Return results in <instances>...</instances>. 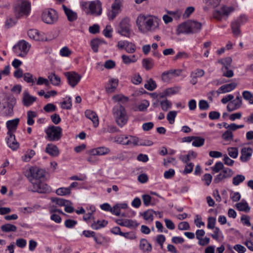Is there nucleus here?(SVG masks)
<instances>
[{"label":"nucleus","instance_id":"9","mask_svg":"<svg viewBox=\"0 0 253 253\" xmlns=\"http://www.w3.org/2000/svg\"><path fill=\"white\" fill-rule=\"evenodd\" d=\"M58 14L53 9L45 10L42 14V21L48 24H52L58 20Z\"/></svg>","mask_w":253,"mask_h":253},{"label":"nucleus","instance_id":"62","mask_svg":"<svg viewBox=\"0 0 253 253\" xmlns=\"http://www.w3.org/2000/svg\"><path fill=\"white\" fill-rule=\"evenodd\" d=\"M71 53L72 51L67 46L62 48L60 51V54L62 56L68 57Z\"/></svg>","mask_w":253,"mask_h":253},{"label":"nucleus","instance_id":"6","mask_svg":"<svg viewBox=\"0 0 253 253\" xmlns=\"http://www.w3.org/2000/svg\"><path fill=\"white\" fill-rule=\"evenodd\" d=\"M131 24L130 19L125 17L120 23L118 33L123 36L129 38L131 35Z\"/></svg>","mask_w":253,"mask_h":253},{"label":"nucleus","instance_id":"17","mask_svg":"<svg viewBox=\"0 0 253 253\" xmlns=\"http://www.w3.org/2000/svg\"><path fill=\"white\" fill-rule=\"evenodd\" d=\"M36 100L37 98L31 95L28 91H26L23 92L22 102L24 106H31Z\"/></svg>","mask_w":253,"mask_h":253},{"label":"nucleus","instance_id":"10","mask_svg":"<svg viewBox=\"0 0 253 253\" xmlns=\"http://www.w3.org/2000/svg\"><path fill=\"white\" fill-rule=\"evenodd\" d=\"M247 20V19L245 16H241L231 23V27L232 32L234 36L238 37L241 35L240 27L241 25L245 23Z\"/></svg>","mask_w":253,"mask_h":253},{"label":"nucleus","instance_id":"31","mask_svg":"<svg viewBox=\"0 0 253 253\" xmlns=\"http://www.w3.org/2000/svg\"><path fill=\"white\" fill-rule=\"evenodd\" d=\"M232 58L230 57H227L225 58L220 59L218 60L217 62L222 65L223 67L221 68V71L227 70L232 62Z\"/></svg>","mask_w":253,"mask_h":253},{"label":"nucleus","instance_id":"25","mask_svg":"<svg viewBox=\"0 0 253 253\" xmlns=\"http://www.w3.org/2000/svg\"><path fill=\"white\" fill-rule=\"evenodd\" d=\"M237 86V84L236 83H231L228 84H224L221 86L218 90L217 91L218 93H226L230 92L233 90Z\"/></svg>","mask_w":253,"mask_h":253},{"label":"nucleus","instance_id":"41","mask_svg":"<svg viewBox=\"0 0 253 253\" xmlns=\"http://www.w3.org/2000/svg\"><path fill=\"white\" fill-rule=\"evenodd\" d=\"M52 201L55 202L60 206H66V205L72 204V203L70 201L58 198H52Z\"/></svg>","mask_w":253,"mask_h":253},{"label":"nucleus","instance_id":"56","mask_svg":"<svg viewBox=\"0 0 253 253\" xmlns=\"http://www.w3.org/2000/svg\"><path fill=\"white\" fill-rule=\"evenodd\" d=\"M189 58V55L188 53L184 51L179 52L177 54L173 57V60L176 61L179 59H187Z\"/></svg>","mask_w":253,"mask_h":253},{"label":"nucleus","instance_id":"46","mask_svg":"<svg viewBox=\"0 0 253 253\" xmlns=\"http://www.w3.org/2000/svg\"><path fill=\"white\" fill-rule=\"evenodd\" d=\"M154 212L155 211L152 210H148L142 214V216L145 220L151 222L153 220Z\"/></svg>","mask_w":253,"mask_h":253},{"label":"nucleus","instance_id":"7","mask_svg":"<svg viewBox=\"0 0 253 253\" xmlns=\"http://www.w3.org/2000/svg\"><path fill=\"white\" fill-rule=\"evenodd\" d=\"M30 45L25 40L19 41L15 45L13 49L18 56L24 57L28 52Z\"/></svg>","mask_w":253,"mask_h":253},{"label":"nucleus","instance_id":"24","mask_svg":"<svg viewBox=\"0 0 253 253\" xmlns=\"http://www.w3.org/2000/svg\"><path fill=\"white\" fill-rule=\"evenodd\" d=\"M86 117L90 120L94 127H97L99 124V120L97 114L93 111L87 110L85 112Z\"/></svg>","mask_w":253,"mask_h":253},{"label":"nucleus","instance_id":"43","mask_svg":"<svg viewBox=\"0 0 253 253\" xmlns=\"http://www.w3.org/2000/svg\"><path fill=\"white\" fill-rule=\"evenodd\" d=\"M128 138V135H121L120 136L116 137L115 138L114 141L118 144L126 145V142L127 141V138Z\"/></svg>","mask_w":253,"mask_h":253},{"label":"nucleus","instance_id":"51","mask_svg":"<svg viewBox=\"0 0 253 253\" xmlns=\"http://www.w3.org/2000/svg\"><path fill=\"white\" fill-rule=\"evenodd\" d=\"M245 179V177L242 174H238L234 177L232 179L233 184L237 186L241 182H243Z\"/></svg>","mask_w":253,"mask_h":253},{"label":"nucleus","instance_id":"23","mask_svg":"<svg viewBox=\"0 0 253 253\" xmlns=\"http://www.w3.org/2000/svg\"><path fill=\"white\" fill-rule=\"evenodd\" d=\"M62 8L66 15L68 20L70 22H73L77 19V14L70 8L67 7L65 5H62Z\"/></svg>","mask_w":253,"mask_h":253},{"label":"nucleus","instance_id":"15","mask_svg":"<svg viewBox=\"0 0 253 253\" xmlns=\"http://www.w3.org/2000/svg\"><path fill=\"white\" fill-rule=\"evenodd\" d=\"M242 106V99L238 92V95L235 99L230 101L227 106V109L229 112H232L236 110L241 107Z\"/></svg>","mask_w":253,"mask_h":253},{"label":"nucleus","instance_id":"48","mask_svg":"<svg viewBox=\"0 0 253 253\" xmlns=\"http://www.w3.org/2000/svg\"><path fill=\"white\" fill-rule=\"evenodd\" d=\"M180 88L179 87H170L164 91V96H170L178 92Z\"/></svg>","mask_w":253,"mask_h":253},{"label":"nucleus","instance_id":"60","mask_svg":"<svg viewBox=\"0 0 253 253\" xmlns=\"http://www.w3.org/2000/svg\"><path fill=\"white\" fill-rule=\"evenodd\" d=\"M24 80L25 82L28 83H32V84L35 83V80L32 74L29 73H25L23 75Z\"/></svg>","mask_w":253,"mask_h":253},{"label":"nucleus","instance_id":"53","mask_svg":"<svg viewBox=\"0 0 253 253\" xmlns=\"http://www.w3.org/2000/svg\"><path fill=\"white\" fill-rule=\"evenodd\" d=\"M177 112L175 111H171L169 112L167 116V119L170 124H173L176 116Z\"/></svg>","mask_w":253,"mask_h":253},{"label":"nucleus","instance_id":"38","mask_svg":"<svg viewBox=\"0 0 253 253\" xmlns=\"http://www.w3.org/2000/svg\"><path fill=\"white\" fill-rule=\"evenodd\" d=\"M156 87V83L152 78L148 79L146 83L144 84V87L149 91L154 90Z\"/></svg>","mask_w":253,"mask_h":253},{"label":"nucleus","instance_id":"12","mask_svg":"<svg viewBox=\"0 0 253 253\" xmlns=\"http://www.w3.org/2000/svg\"><path fill=\"white\" fill-rule=\"evenodd\" d=\"M89 12L87 13L99 16L102 13V4L99 0L91 1L89 4Z\"/></svg>","mask_w":253,"mask_h":253},{"label":"nucleus","instance_id":"4","mask_svg":"<svg viewBox=\"0 0 253 253\" xmlns=\"http://www.w3.org/2000/svg\"><path fill=\"white\" fill-rule=\"evenodd\" d=\"M31 9V3L27 0H21L14 6L16 17L20 18L24 15H28Z\"/></svg>","mask_w":253,"mask_h":253},{"label":"nucleus","instance_id":"28","mask_svg":"<svg viewBox=\"0 0 253 253\" xmlns=\"http://www.w3.org/2000/svg\"><path fill=\"white\" fill-rule=\"evenodd\" d=\"M191 33H196L200 31L202 28V24L200 22L189 20Z\"/></svg>","mask_w":253,"mask_h":253},{"label":"nucleus","instance_id":"19","mask_svg":"<svg viewBox=\"0 0 253 253\" xmlns=\"http://www.w3.org/2000/svg\"><path fill=\"white\" fill-rule=\"evenodd\" d=\"M45 152L50 156L55 157L59 155V150L58 148L54 144L49 143L46 145Z\"/></svg>","mask_w":253,"mask_h":253},{"label":"nucleus","instance_id":"16","mask_svg":"<svg viewBox=\"0 0 253 253\" xmlns=\"http://www.w3.org/2000/svg\"><path fill=\"white\" fill-rule=\"evenodd\" d=\"M111 150L109 148L105 146H101L89 150L88 153L92 156H102L109 154Z\"/></svg>","mask_w":253,"mask_h":253},{"label":"nucleus","instance_id":"58","mask_svg":"<svg viewBox=\"0 0 253 253\" xmlns=\"http://www.w3.org/2000/svg\"><path fill=\"white\" fill-rule=\"evenodd\" d=\"M149 105V103L147 100H144L142 103L139 104L137 107V109L139 111H144L146 110L147 108Z\"/></svg>","mask_w":253,"mask_h":253},{"label":"nucleus","instance_id":"59","mask_svg":"<svg viewBox=\"0 0 253 253\" xmlns=\"http://www.w3.org/2000/svg\"><path fill=\"white\" fill-rule=\"evenodd\" d=\"M222 138L225 140H233V135L232 131H230L228 129L224 132L222 135Z\"/></svg>","mask_w":253,"mask_h":253},{"label":"nucleus","instance_id":"3","mask_svg":"<svg viewBox=\"0 0 253 253\" xmlns=\"http://www.w3.org/2000/svg\"><path fill=\"white\" fill-rule=\"evenodd\" d=\"M113 114L117 125L123 127L127 122L126 113L124 107L121 104L115 105L113 109Z\"/></svg>","mask_w":253,"mask_h":253},{"label":"nucleus","instance_id":"35","mask_svg":"<svg viewBox=\"0 0 253 253\" xmlns=\"http://www.w3.org/2000/svg\"><path fill=\"white\" fill-rule=\"evenodd\" d=\"M236 207L237 209L240 211H243L248 212L250 211V207L249 206L246 202H241L236 204Z\"/></svg>","mask_w":253,"mask_h":253},{"label":"nucleus","instance_id":"52","mask_svg":"<svg viewBox=\"0 0 253 253\" xmlns=\"http://www.w3.org/2000/svg\"><path fill=\"white\" fill-rule=\"evenodd\" d=\"M56 193L58 195L65 196L70 195L71 191H70V188L61 187L56 190Z\"/></svg>","mask_w":253,"mask_h":253},{"label":"nucleus","instance_id":"30","mask_svg":"<svg viewBox=\"0 0 253 253\" xmlns=\"http://www.w3.org/2000/svg\"><path fill=\"white\" fill-rule=\"evenodd\" d=\"M118 84V80L115 79H111L107 85L106 86V90L108 93L113 92L116 88Z\"/></svg>","mask_w":253,"mask_h":253},{"label":"nucleus","instance_id":"37","mask_svg":"<svg viewBox=\"0 0 253 253\" xmlns=\"http://www.w3.org/2000/svg\"><path fill=\"white\" fill-rule=\"evenodd\" d=\"M107 223L108 222L105 220H103L102 221L97 220V221H94L91 224V226L92 229L94 230H98L101 228L106 226Z\"/></svg>","mask_w":253,"mask_h":253},{"label":"nucleus","instance_id":"47","mask_svg":"<svg viewBox=\"0 0 253 253\" xmlns=\"http://www.w3.org/2000/svg\"><path fill=\"white\" fill-rule=\"evenodd\" d=\"M242 96L244 99L248 101L250 104H253V95L250 91L248 90L243 91Z\"/></svg>","mask_w":253,"mask_h":253},{"label":"nucleus","instance_id":"61","mask_svg":"<svg viewBox=\"0 0 253 253\" xmlns=\"http://www.w3.org/2000/svg\"><path fill=\"white\" fill-rule=\"evenodd\" d=\"M72 107V101L71 97H69L67 100L61 103V107L65 109H70Z\"/></svg>","mask_w":253,"mask_h":253},{"label":"nucleus","instance_id":"55","mask_svg":"<svg viewBox=\"0 0 253 253\" xmlns=\"http://www.w3.org/2000/svg\"><path fill=\"white\" fill-rule=\"evenodd\" d=\"M228 155L232 158L235 159L238 157V150L236 147H230L227 149Z\"/></svg>","mask_w":253,"mask_h":253},{"label":"nucleus","instance_id":"45","mask_svg":"<svg viewBox=\"0 0 253 253\" xmlns=\"http://www.w3.org/2000/svg\"><path fill=\"white\" fill-rule=\"evenodd\" d=\"M205 139L199 136H194L192 142V145L195 147H201L204 145Z\"/></svg>","mask_w":253,"mask_h":253},{"label":"nucleus","instance_id":"64","mask_svg":"<svg viewBox=\"0 0 253 253\" xmlns=\"http://www.w3.org/2000/svg\"><path fill=\"white\" fill-rule=\"evenodd\" d=\"M90 45L93 51L97 52L99 45V41L97 39L93 40L91 41Z\"/></svg>","mask_w":253,"mask_h":253},{"label":"nucleus","instance_id":"11","mask_svg":"<svg viewBox=\"0 0 253 253\" xmlns=\"http://www.w3.org/2000/svg\"><path fill=\"white\" fill-rule=\"evenodd\" d=\"M64 74L68 80L69 84L72 87H74L82 78V76L76 72H67Z\"/></svg>","mask_w":253,"mask_h":253},{"label":"nucleus","instance_id":"33","mask_svg":"<svg viewBox=\"0 0 253 253\" xmlns=\"http://www.w3.org/2000/svg\"><path fill=\"white\" fill-rule=\"evenodd\" d=\"M176 71L175 70H170L163 72L161 75L162 81L166 83L169 82L171 79V76L175 74Z\"/></svg>","mask_w":253,"mask_h":253},{"label":"nucleus","instance_id":"2","mask_svg":"<svg viewBox=\"0 0 253 253\" xmlns=\"http://www.w3.org/2000/svg\"><path fill=\"white\" fill-rule=\"evenodd\" d=\"M159 25L158 19L150 15L140 14L136 19V25L141 33L155 31L158 29Z\"/></svg>","mask_w":253,"mask_h":253},{"label":"nucleus","instance_id":"32","mask_svg":"<svg viewBox=\"0 0 253 253\" xmlns=\"http://www.w3.org/2000/svg\"><path fill=\"white\" fill-rule=\"evenodd\" d=\"M28 35L30 39L36 41H41L42 38L41 37L39 31L36 29H31L28 31Z\"/></svg>","mask_w":253,"mask_h":253},{"label":"nucleus","instance_id":"1","mask_svg":"<svg viewBox=\"0 0 253 253\" xmlns=\"http://www.w3.org/2000/svg\"><path fill=\"white\" fill-rule=\"evenodd\" d=\"M45 171L38 167L30 168L26 172V176L32 184L31 191L39 193H46L50 188L45 183Z\"/></svg>","mask_w":253,"mask_h":253},{"label":"nucleus","instance_id":"44","mask_svg":"<svg viewBox=\"0 0 253 253\" xmlns=\"http://www.w3.org/2000/svg\"><path fill=\"white\" fill-rule=\"evenodd\" d=\"M34 150L31 149L26 151L25 154L22 157V160L24 162H29L35 155Z\"/></svg>","mask_w":253,"mask_h":253},{"label":"nucleus","instance_id":"29","mask_svg":"<svg viewBox=\"0 0 253 253\" xmlns=\"http://www.w3.org/2000/svg\"><path fill=\"white\" fill-rule=\"evenodd\" d=\"M48 79L49 82L53 85L58 86L60 84V78L58 75H56L55 73L52 72L49 73Z\"/></svg>","mask_w":253,"mask_h":253},{"label":"nucleus","instance_id":"5","mask_svg":"<svg viewBox=\"0 0 253 253\" xmlns=\"http://www.w3.org/2000/svg\"><path fill=\"white\" fill-rule=\"evenodd\" d=\"M45 131L46 133L45 137L50 141H58L62 135V129L59 126H49Z\"/></svg>","mask_w":253,"mask_h":253},{"label":"nucleus","instance_id":"8","mask_svg":"<svg viewBox=\"0 0 253 253\" xmlns=\"http://www.w3.org/2000/svg\"><path fill=\"white\" fill-rule=\"evenodd\" d=\"M234 8L233 6H222L219 9H216L213 12V17L218 21L221 20L223 17H227L233 12Z\"/></svg>","mask_w":253,"mask_h":253},{"label":"nucleus","instance_id":"27","mask_svg":"<svg viewBox=\"0 0 253 253\" xmlns=\"http://www.w3.org/2000/svg\"><path fill=\"white\" fill-rule=\"evenodd\" d=\"M139 249L143 252H150L152 251V246L145 239H141L140 241Z\"/></svg>","mask_w":253,"mask_h":253},{"label":"nucleus","instance_id":"18","mask_svg":"<svg viewBox=\"0 0 253 253\" xmlns=\"http://www.w3.org/2000/svg\"><path fill=\"white\" fill-rule=\"evenodd\" d=\"M7 134L6 142L8 147L13 150L17 149L19 147V144L15 140V135L13 134H10V132Z\"/></svg>","mask_w":253,"mask_h":253},{"label":"nucleus","instance_id":"22","mask_svg":"<svg viewBox=\"0 0 253 253\" xmlns=\"http://www.w3.org/2000/svg\"><path fill=\"white\" fill-rule=\"evenodd\" d=\"M19 122V119L16 118L12 120L8 121L6 122V126L8 129L7 134H8L10 132V134H13L17 129V126Z\"/></svg>","mask_w":253,"mask_h":253},{"label":"nucleus","instance_id":"34","mask_svg":"<svg viewBox=\"0 0 253 253\" xmlns=\"http://www.w3.org/2000/svg\"><path fill=\"white\" fill-rule=\"evenodd\" d=\"M122 59L123 60V63L125 64H129L131 63H135L137 60V58L134 55L129 56L124 54L122 56Z\"/></svg>","mask_w":253,"mask_h":253},{"label":"nucleus","instance_id":"42","mask_svg":"<svg viewBox=\"0 0 253 253\" xmlns=\"http://www.w3.org/2000/svg\"><path fill=\"white\" fill-rule=\"evenodd\" d=\"M37 117V113L32 111L27 112V124L29 126H32L34 124V118Z\"/></svg>","mask_w":253,"mask_h":253},{"label":"nucleus","instance_id":"21","mask_svg":"<svg viewBox=\"0 0 253 253\" xmlns=\"http://www.w3.org/2000/svg\"><path fill=\"white\" fill-rule=\"evenodd\" d=\"M116 222L118 225L129 228L136 227L138 225V224H137L135 221L131 219H119L116 220Z\"/></svg>","mask_w":253,"mask_h":253},{"label":"nucleus","instance_id":"36","mask_svg":"<svg viewBox=\"0 0 253 253\" xmlns=\"http://www.w3.org/2000/svg\"><path fill=\"white\" fill-rule=\"evenodd\" d=\"M112 99L115 102H119L125 104L128 101V98L123 94H118L114 96Z\"/></svg>","mask_w":253,"mask_h":253},{"label":"nucleus","instance_id":"49","mask_svg":"<svg viewBox=\"0 0 253 253\" xmlns=\"http://www.w3.org/2000/svg\"><path fill=\"white\" fill-rule=\"evenodd\" d=\"M128 137L129 138H127V140L126 142V145L131 144H133L134 146L139 145V139L138 137L132 135H129Z\"/></svg>","mask_w":253,"mask_h":253},{"label":"nucleus","instance_id":"26","mask_svg":"<svg viewBox=\"0 0 253 253\" xmlns=\"http://www.w3.org/2000/svg\"><path fill=\"white\" fill-rule=\"evenodd\" d=\"M177 33L180 34H190L191 33L189 21L184 22L179 25L177 29Z\"/></svg>","mask_w":253,"mask_h":253},{"label":"nucleus","instance_id":"20","mask_svg":"<svg viewBox=\"0 0 253 253\" xmlns=\"http://www.w3.org/2000/svg\"><path fill=\"white\" fill-rule=\"evenodd\" d=\"M253 153V150L250 147H244L241 150V156L240 160L242 162L248 161L251 158Z\"/></svg>","mask_w":253,"mask_h":253},{"label":"nucleus","instance_id":"39","mask_svg":"<svg viewBox=\"0 0 253 253\" xmlns=\"http://www.w3.org/2000/svg\"><path fill=\"white\" fill-rule=\"evenodd\" d=\"M0 228L3 232H15L17 230L16 226L9 223L2 225Z\"/></svg>","mask_w":253,"mask_h":253},{"label":"nucleus","instance_id":"14","mask_svg":"<svg viewBox=\"0 0 253 253\" xmlns=\"http://www.w3.org/2000/svg\"><path fill=\"white\" fill-rule=\"evenodd\" d=\"M16 103V99L14 97H10L7 99L3 105L4 109L3 114L5 116H11L13 113V108Z\"/></svg>","mask_w":253,"mask_h":253},{"label":"nucleus","instance_id":"57","mask_svg":"<svg viewBox=\"0 0 253 253\" xmlns=\"http://www.w3.org/2000/svg\"><path fill=\"white\" fill-rule=\"evenodd\" d=\"M112 32L113 29L112 28L111 25H107L103 31L102 33L105 37L107 38H111L112 36Z\"/></svg>","mask_w":253,"mask_h":253},{"label":"nucleus","instance_id":"13","mask_svg":"<svg viewBox=\"0 0 253 253\" xmlns=\"http://www.w3.org/2000/svg\"><path fill=\"white\" fill-rule=\"evenodd\" d=\"M234 174L233 170L228 168H225L213 179L215 183H218L223 180L231 177Z\"/></svg>","mask_w":253,"mask_h":253},{"label":"nucleus","instance_id":"40","mask_svg":"<svg viewBox=\"0 0 253 253\" xmlns=\"http://www.w3.org/2000/svg\"><path fill=\"white\" fill-rule=\"evenodd\" d=\"M142 66L146 70H149L154 66V61L150 58L143 59L142 60Z\"/></svg>","mask_w":253,"mask_h":253},{"label":"nucleus","instance_id":"54","mask_svg":"<svg viewBox=\"0 0 253 253\" xmlns=\"http://www.w3.org/2000/svg\"><path fill=\"white\" fill-rule=\"evenodd\" d=\"M225 168L223 163L220 162L216 163L214 166L211 168L212 171L215 173H217Z\"/></svg>","mask_w":253,"mask_h":253},{"label":"nucleus","instance_id":"63","mask_svg":"<svg viewBox=\"0 0 253 253\" xmlns=\"http://www.w3.org/2000/svg\"><path fill=\"white\" fill-rule=\"evenodd\" d=\"M203 1L208 5L211 7L218 6L220 2V0H203Z\"/></svg>","mask_w":253,"mask_h":253},{"label":"nucleus","instance_id":"50","mask_svg":"<svg viewBox=\"0 0 253 253\" xmlns=\"http://www.w3.org/2000/svg\"><path fill=\"white\" fill-rule=\"evenodd\" d=\"M160 104L161 108L164 111H167L169 109L171 108L172 106L171 102L168 99L161 101Z\"/></svg>","mask_w":253,"mask_h":253}]
</instances>
